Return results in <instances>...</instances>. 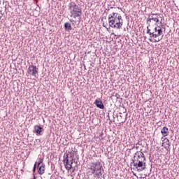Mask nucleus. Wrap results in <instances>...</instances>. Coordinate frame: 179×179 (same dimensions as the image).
Instances as JSON below:
<instances>
[{"mask_svg": "<svg viewBox=\"0 0 179 179\" xmlns=\"http://www.w3.org/2000/svg\"><path fill=\"white\" fill-rule=\"evenodd\" d=\"M108 24L112 29H117V30H120V29L122 28L124 20H122V17L120 14L113 12L108 15Z\"/></svg>", "mask_w": 179, "mask_h": 179, "instance_id": "f257e3e1", "label": "nucleus"}, {"mask_svg": "<svg viewBox=\"0 0 179 179\" xmlns=\"http://www.w3.org/2000/svg\"><path fill=\"white\" fill-rule=\"evenodd\" d=\"M146 158H142L141 157L134 156L131 159V162L130 163V166L133 165V170H137L138 173L141 171H143L146 169Z\"/></svg>", "mask_w": 179, "mask_h": 179, "instance_id": "f03ea898", "label": "nucleus"}, {"mask_svg": "<svg viewBox=\"0 0 179 179\" xmlns=\"http://www.w3.org/2000/svg\"><path fill=\"white\" fill-rule=\"evenodd\" d=\"M69 10L71 13V17H79L82 15V10L79 8V6H78L74 2L70 3L69 6Z\"/></svg>", "mask_w": 179, "mask_h": 179, "instance_id": "7ed1b4c3", "label": "nucleus"}, {"mask_svg": "<svg viewBox=\"0 0 179 179\" xmlns=\"http://www.w3.org/2000/svg\"><path fill=\"white\" fill-rule=\"evenodd\" d=\"M90 170L92 174H96V176H103V174H104V169L100 162L92 163L90 165Z\"/></svg>", "mask_w": 179, "mask_h": 179, "instance_id": "20e7f679", "label": "nucleus"}, {"mask_svg": "<svg viewBox=\"0 0 179 179\" xmlns=\"http://www.w3.org/2000/svg\"><path fill=\"white\" fill-rule=\"evenodd\" d=\"M63 163L66 170H71L72 169V164H73V156H72V154L65 153Z\"/></svg>", "mask_w": 179, "mask_h": 179, "instance_id": "39448f33", "label": "nucleus"}, {"mask_svg": "<svg viewBox=\"0 0 179 179\" xmlns=\"http://www.w3.org/2000/svg\"><path fill=\"white\" fill-rule=\"evenodd\" d=\"M149 27H150V24L147 27V34H149L150 37H153V38H157L159 36H163V30L162 29H165L163 25L158 27V32L156 31H152Z\"/></svg>", "mask_w": 179, "mask_h": 179, "instance_id": "423d86ee", "label": "nucleus"}, {"mask_svg": "<svg viewBox=\"0 0 179 179\" xmlns=\"http://www.w3.org/2000/svg\"><path fill=\"white\" fill-rule=\"evenodd\" d=\"M120 115L116 114V117L117 118V121L120 124H124L127 121V117H128V113H127V109L124 108V111L122 113H120Z\"/></svg>", "mask_w": 179, "mask_h": 179, "instance_id": "0eeeda50", "label": "nucleus"}, {"mask_svg": "<svg viewBox=\"0 0 179 179\" xmlns=\"http://www.w3.org/2000/svg\"><path fill=\"white\" fill-rule=\"evenodd\" d=\"M27 73L31 76L37 78V73H38V68L34 65H29L27 70Z\"/></svg>", "mask_w": 179, "mask_h": 179, "instance_id": "6e6552de", "label": "nucleus"}, {"mask_svg": "<svg viewBox=\"0 0 179 179\" xmlns=\"http://www.w3.org/2000/svg\"><path fill=\"white\" fill-rule=\"evenodd\" d=\"M94 104L96 105L97 108H100L101 110H104V104H103V101L101 99H96L94 102Z\"/></svg>", "mask_w": 179, "mask_h": 179, "instance_id": "1a4fd4ad", "label": "nucleus"}, {"mask_svg": "<svg viewBox=\"0 0 179 179\" xmlns=\"http://www.w3.org/2000/svg\"><path fill=\"white\" fill-rule=\"evenodd\" d=\"M44 131V129L41 127V126L36 125L34 126V132L37 134L38 135H43V131Z\"/></svg>", "mask_w": 179, "mask_h": 179, "instance_id": "9d476101", "label": "nucleus"}, {"mask_svg": "<svg viewBox=\"0 0 179 179\" xmlns=\"http://www.w3.org/2000/svg\"><path fill=\"white\" fill-rule=\"evenodd\" d=\"M45 171V164H42V165L41 166H38V173L41 176H43V174H44Z\"/></svg>", "mask_w": 179, "mask_h": 179, "instance_id": "9b49d317", "label": "nucleus"}, {"mask_svg": "<svg viewBox=\"0 0 179 179\" xmlns=\"http://www.w3.org/2000/svg\"><path fill=\"white\" fill-rule=\"evenodd\" d=\"M159 16H160V14L159 13H152V16H150L152 20L154 22H156V23H159Z\"/></svg>", "mask_w": 179, "mask_h": 179, "instance_id": "f8f14e48", "label": "nucleus"}, {"mask_svg": "<svg viewBox=\"0 0 179 179\" xmlns=\"http://www.w3.org/2000/svg\"><path fill=\"white\" fill-rule=\"evenodd\" d=\"M161 134L163 136H167L169 134V128L164 127L161 129Z\"/></svg>", "mask_w": 179, "mask_h": 179, "instance_id": "ddd939ff", "label": "nucleus"}, {"mask_svg": "<svg viewBox=\"0 0 179 179\" xmlns=\"http://www.w3.org/2000/svg\"><path fill=\"white\" fill-rule=\"evenodd\" d=\"M64 30H66V31H69L72 30V26L71 25V23H69V22H65L64 24Z\"/></svg>", "mask_w": 179, "mask_h": 179, "instance_id": "4468645a", "label": "nucleus"}, {"mask_svg": "<svg viewBox=\"0 0 179 179\" xmlns=\"http://www.w3.org/2000/svg\"><path fill=\"white\" fill-rule=\"evenodd\" d=\"M134 156L136 157L137 156V157H141L142 159H146V157H145V154H143V152H142L137 151L135 153Z\"/></svg>", "mask_w": 179, "mask_h": 179, "instance_id": "2eb2a0df", "label": "nucleus"}, {"mask_svg": "<svg viewBox=\"0 0 179 179\" xmlns=\"http://www.w3.org/2000/svg\"><path fill=\"white\" fill-rule=\"evenodd\" d=\"M152 20L150 15H149V17L147 19V23H148V26H149V24H150V22H152Z\"/></svg>", "mask_w": 179, "mask_h": 179, "instance_id": "dca6fc26", "label": "nucleus"}, {"mask_svg": "<svg viewBox=\"0 0 179 179\" xmlns=\"http://www.w3.org/2000/svg\"><path fill=\"white\" fill-rule=\"evenodd\" d=\"M44 162V158H40V161L38 162V167H40V164Z\"/></svg>", "mask_w": 179, "mask_h": 179, "instance_id": "f3484780", "label": "nucleus"}, {"mask_svg": "<svg viewBox=\"0 0 179 179\" xmlns=\"http://www.w3.org/2000/svg\"><path fill=\"white\" fill-rule=\"evenodd\" d=\"M162 38H163V37L157 38L154 40V43H159V41H160Z\"/></svg>", "mask_w": 179, "mask_h": 179, "instance_id": "a211bd4d", "label": "nucleus"}, {"mask_svg": "<svg viewBox=\"0 0 179 179\" xmlns=\"http://www.w3.org/2000/svg\"><path fill=\"white\" fill-rule=\"evenodd\" d=\"M37 167V162H35L33 168V173H36V169Z\"/></svg>", "mask_w": 179, "mask_h": 179, "instance_id": "6ab92c4d", "label": "nucleus"}, {"mask_svg": "<svg viewBox=\"0 0 179 179\" xmlns=\"http://www.w3.org/2000/svg\"><path fill=\"white\" fill-rule=\"evenodd\" d=\"M159 29H157V27H155L153 30H151V31H157L158 32Z\"/></svg>", "mask_w": 179, "mask_h": 179, "instance_id": "aec40b11", "label": "nucleus"}, {"mask_svg": "<svg viewBox=\"0 0 179 179\" xmlns=\"http://www.w3.org/2000/svg\"><path fill=\"white\" fill-rule=\"evenodd\" d=\"M0 13H1V15L3 16V15H5V11L1 10Z\"/></svg>", "mask_w": 179, "mask_h": 179, "instance_id": "412c9836", "label": "nucleus"}, {"mask_svg": "<svg viewBox=\"0 0 179 179\" xmlns=\"http://www.w3.org/2000/svg\"><path fill=\"white\" fill-rule=\"evenodd\" d=\"M108 10H110V8H108V9L106 8V10H105V13H106V15L108 14Z\"/></svg>", "mask_w": 179, "mask_h": 179, "instance_id": "4be33fe9", "label": "nucleus"}, {"mask_svg": "<svg viewBox=\"0 0 179 179\" xmlns=\"http://www.w3.org/2000/svg\"><path fill=\"white\" fill-rule=\"evenodd\" d=\"M108 10H110V8H108V9L106 8V10H105V13H106V15L108 14Z\"/></svg>", "mask_w": 179, "mask_h": 179, "instance_id": "5701e85b", "label": "nucleus"}, {"mask_svg": "<svg viewBox=\"0 0 179 179\" xmlns=\"http://www.w3.org/2000/svg\"><path fill=\"white\" fill-rule=\"evenodd\" d=\"M166 142H168V143H170V140L167 139Z\"/></svg>", "mask_w": 179, "mask_h": 179, "instance_id": "b1692460", "label": "nucleus"}, {"mask_svg": "<svg viewBox=\"0 0 179 179\" xmlns=\"http://www.w3.org/2000/svg\"><path fill=\"white\" fill-rule=\"evenodd\" d=\"M108 120H110V115H108Z\"/></svg>", "mask_w": 179, "mask_h": 179, "instance_id": "393cba45", "label": "nucleus"}, {"mask_svg": "<svg viewBox=\"0 0 179 179\" xmlns=\"http://www.w3.org/2000/svg\"><path fill=\"white\" fill-rule=\"evenodd\" d=\"M150 41H153L151 38L149 39Z\"/></svg>", "mask_w": 179, "mask_h": 179, "instance_id": "a878e982", "label": "nucleus"}, {"mask_svg": "<svg viewBox=\"0 0 179 179\" xmlns=\"http://www.w3.org/2000/svg\"><path fill=\"white\" fill-rule=\"evenodd\" d=\"M167 145H168L169 146H170V143H168Z\"/></svg>", "mask_w": 179, "mask_h": 179, "instance_id": "bb28decb", "label": "nucleus"}, {"mask_svg": "<svg viewBox=\"0 0 179 179\" xmlns=\"http://www.w3.org/2000/svg\"><path fill=\"white\" fill-rule=\"evenodd\" d=\"M110 9H114V7H110Z\"/></svg>", "mask_w": 179, "mask_h": 179, "instance_id": "cd10ccee", "label": "nucleus"}, {"mask_svg": "<svg viewBox=\"0 0 179 179\" xmlns=\"http://www.w3.org/2000/svg\"><path fill=\"white\" fill-rule=\"evenodd\" d=\"M70 22H73V20H70Z\"/></svg>", "mask_w": 179, "mask_h": 179, "instance_id": "c85d7f7f", "label": "nucleus"}, {"mask_svg": "<svg viewBox=\"0 0 179 179\" xmlns=\"http://www.w3.org/2000/svg\"><path fill=\"white\" fill-rule=\"evenodd\" d=\"M113 118H114V119L115 118V117H114V114H113Z\"/></svg>", "mask_w": 179, "mask_h": 179, "instance_id": "c756f323", "label": "nucleus"}, {"mask_svg": "<svg viewBox=\"0 0 179 179\" xmlns=\"http://www.w3.org/2000/svg\"><path fill=\"white\" fill-rule=\"evenodd\" d=\"M110 122H112V121H111V120H110Z\"/></svg>", "mask_w": 179, "mask_h": 179, "instance_id": "7c9ffc66", "label": "nucleus"}, {"mask_svg": "<svg viewBox=\"0 0 179 179\" xmlns=\"http://www.w3.org/2000/svg\"><path fill=\"white\" fill-rule=\"evenodd\" d=\"M5 10H6V8H5Z\"/></svg>", "mask_w": 179, "mask_h": 179, "instance_id": "2f4dec72", "label": "nucleus"}, {"mask_svg": "<svg viewBox=\"0 0 179 179\" xmlns=\"http://www.w3.org/2000/svg\"><path fill=\"white\" fill-rule=\"evenodd\" d=\"M160 23L162 24V21L160 22Z\"/></svg>", "mask_w": 179, "mask_h": 179, "instance_id": "473e14b6", "label": "nucleus"}, {"mask_svg": "<svg viewBox=\"0 0 179 179\" xmlns=\"http://www.w3.org/2000/svg\"><path fill=\"white\" fill-rule=\"evenodd\" d=\"M112 34H114V33H112Z\"/></svg>", "mask_w": 179, "mask_h": 179, "instance_id": "72a5a7b5", "label": "nucleus"}]
</instances>
